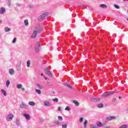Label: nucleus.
<instances>
[{
  "instance_id": "nucleus-40",
  "label": "nucleus",
  "mask_w": 128,
  "mask_h": 128,
  "mask_svg": "<svg viewBox=\"0 0 128 128\" xmlns=\"http://www.w3.org/2000/svg\"><path fill=\"white\" fill-rule=\"evenodd\" d=\"M21 64H22V62H19L18 63V66H19V68H20V66H21Z\"/></svg>"
},
{
  "instance_id": "nucleus-33",
  "label": "nucleus",
  "mask_w": 128,
  "mask_h": 128,
  "mask_svg": "<svg viewBox=\"0 0 128 128\" xmlns=\"http://www.w3.org/2000/svg\"><path fill=\"white\" fill-rule=\"evenodd\" d=\"M83 120H84V118L82 117L80 118V123L82 124V122Z\"/></svg>"
},
{
  "instance_id": "nucleus-36",
  "label": "nucleus",
  "mask_w": 128,
  "mask_h": 128,
  "mask_svg": "<svg viewBox=\"0 0 128 128\" xmlns=\"http://www.w3.org/2000/svg\"><path fill=\"white\" fill-rule=\"evenodd\" d=\"M53 102H58V98H55L53 99Z\"/></svg>"
},
{
  "instance_id": "nucleus-8",
  "label": "nucleus",
  "mask_w": 128,
  "mask_h": 128,
  "mask_svg": "<svg viewBox=\"0 0 128 128\" xmlns=\"http://www.w3.org/2000/svg\"><path fill=\"white\" fill-rule=\"evenodd\" d=\"M20 108H28V106H26V104L22 102L20 106Z\"/></svg>"
},
{
  "instance_id": "nucleus-22",
  "label": "nucleus",
  "mask_w": 128,
  "mask_h": 128,
  "mask_svg": "<svg viewBox=\"0 0 128 128\" xmlns=\"http://www.w3.org/2000/svg\"><path fill=\"white\" fill-rule=\"evenodd\" d=\"M24 24L25 26H28V20H26L24 21Z\"/></svg>"
},
{
  "instance_id": "nucleus-44",
  "label": "nucleus",
  "mask_w": 128,
  "mask_h": 128,
  "mask_svg": "<svg viewBox=\"0 0 128 128\" xmlns=\"http://www.w3.org/2000/svg\"><path fill=\"white\" fill-rule=\"evenodd\" d=\"M22 90L23 92H26V89L24 88H22Z\"/></svg>"
},
{
  "instance_id": "nucleus-31",
  "label": "nucleus",
  "mask_w": 128,
  "mask_h": 128,
  "mask_svg": "<svg viewBox=\"0 0 128 128\" xmlns=\"http://www.w3.org/2000/svg\"><path fill=\"white\" fill-rule=\"evenodd\" d=\"M68 128V124H64L62 125V128Z\"/></svg>"
},
{
  "instance_id": "nucleus-2",
  "label": "nucleus",
  "mask_w": 128,
  "mask_h": 128,
  "mask_svg": "<svg viewBox=\"0 0 128 128\" xmlns=\"http://www.w3.org/2000/svg\"><path fill=\"white\" fill-rule=\"evenodd\" d=\"M48 16V12H44L38 17V20H39V22H42L44 20H46V18Z\"/></svg>"
},
{
  "instance_id": "nucleus-49",
  "label": "nucleus",
  "mask_w": 128,
  "mask_h": 128,
  "mask_svg": "<svg viewBox=\"0 0 128 128\" xmlns=\"http://www.w3.org/2000/svg\"><path fill=\"white\" fill-rule=\"evenodd\" d=\"M41 76H44V74H41Z\"/></svg>"
},
{
  "instance_id": "nucleus-41",
  "label": "nucleus",
  "mask_w": 128,
  "mask_h": 128,
  "mask_svg": "<svg viewBox=\"0 0 128 128\" xmlns=\"http://www.w3.org/2000/svg\"><path fill=\"white\" fill-rule=\"evenodd\" d=\"M58 110L59 112H62V108H60V106H59Z\"/></svg>"
},
{
  "instance_id": "nucleus-19",
  "label": "nucleus",
  "mask_w": 128,
  "mask_h": 128,
  "mask_svg": "<svg viewBox=\"0 0 128 128\" xmlns=\"http://www.w3.org/2000/svg\"><path fill=\"white\" fill-rule=\"evenodd\" d=\"M37 88H38L39 90H42V86L40 85V84H36Z\"/></svg>"
},
{
  "instance_id": "nucleus-39",
  "label": "nucleus",
  "mask_w": 128,
  "mask_h": 128,
  "mask_svg": "<svg viewBox=\"0 0 128 128\" xmlns=\"http://www.w3.org/2000/svg\"><path fill=\"white\" fill-rule=\"evenodd\" d=\"M114 8H118V9L120 8V6H118V5L114 4Z\"/></svg>"
},
{
  "instance_id": "nucleus-1",
  "label": "nucleus",
  "mask_w": 128,
  "mask_h": 128,
  "mask_svg": "<svg viewBox=\"0 0 128 128\" xmlns=\"http://www.w3.org/2000/svg\"><path fill=\"white\" fill-rule=\"evenodd\" d=\"M42 32V28L39 26H36L34 28V30L33 33L32 34L30 38H36V34H40Z\"/></svg>"
},
{
  "instance_id": "nucleus-7",
  "label": "nucleus",
  "mask_w": 128,
  "mask_h": 128,
  "mask_svg": "<svg viewBox=\"0 0 128 128\" xmlns=\"http://www.w3.org/2000/svg\"><path fill=\"white\" fill-rule=\"evenodd\" d=\"M107 120H116V117L114 116H110L106 118Z\"/></svg>"
},
{
  "instance_id": "nucleus-6",
  "label": "nucleus",
  "mask_w": 128,
  "mask_h": 128,
  "mask_svg": "<svg viewBox=\"0 0 128 128\" xmlns=\"http://www.w3.org/2000/svg\"><path fill=\"white\" fill-rule=\"evenodd\" d=\"M44 72L47 74V76H52V74L50 71L48 70L46 68L44 69Z\"/></svg>"
},
{
  "instance_id": "nucleus-34",
  "label": "nucleus",
  "mask_w": 128,
  "mask_h": 128,
  "mask_svg": "<svg viewBox=\"0 0 128 128\" xmlns=\"http://www.w3.org/2000/svg\"><path fill=\"white\" fill-rule=\"evenodd\" d=\"M8 0V2H7L8 6H10V0Z\"/></svg>"
},
{
  "instance_id": "nucleus-16",
  "label": "nucleus",
  "mask_w": 128,
  "mask_h": 128,
  "mask_svg": "<svg viewBox=\"0 0 128 128\" xmlns=\"http://www.w3.org/2000/svg\"><path fill=\"white\" fill-rule=\"evenodd\" d=\"M4 30L6 32H10V28L8 27H6L4 28Z\"/></svg>"
},
{
  "instance_id": "nucleus-51",
  "label": "nucleus",
  "mask_w": 128,
  "mask_h": 128,
  "mask_svg": "<svg viewBox=\"0 0 128 128\" xmlns=\"http://www.w3.org/2000/svg\"><path fill=\"white\" fill-rule=\"evenodd\" d=\"M126 0H124V2H126Z\"/></svg>"
},
{
  "instance_id": "nucleus-5",
  "label": "nucleus",
  "mask_w": 128,
  "mask_h": 128,
  "mask_svg": "<svg viewBox=\"0 0 128 128\" xmlns=\"http://www.w3.org/2000/svg\"><path fill=\"white\" fill-rule=\"evenodd\" d=\"M12 118H14V114H10L6 118L7 122H10V120H12Z\"/></svg>"
},
{
  "instance_id": "nucleus-3",
  "label": "nucleus",
  "mask_w": 128,
  "mask_h": 128,
  "mask_svg": "<svg viewBox=\"0 0 128 128\" xmlns=\"http://www.w3.org/2000/svg\"><path fill=\"white\" fill-rule=\"evenodd\" d=\"M116 92L114 91H110V92H106L102 94V96H104V98H106L108 96H112V94H114Z\"/></svg>"
},
{
  "instance_id": "nucleus-48",
  "label": "nucleus",
  "mask_w": 128,
  "mask_h": 128,
  "mask_svg": "<svg viewBox=\"0 0 128 128\" xmlns=\"http://www.w3.org/2000/svg\"><path fill=\"white\" fill-rule=\"evenodd\" d=\"M17 6H18V4H16Z\"/></svg>"
},
{
  "instance_id": "nucleus-11",
  "label": "nucleus",
  "mask_w": 128,
  "mask_h": 128,
  "mask_svg": "<svg viewBox=\"0 0 128 128\" xmlns=\"http://www.w3.org/2000/svg\"><path fill=\"white\" fill-rule=\"evenodd\" d=\"M6 12V9L4 8H1L0 9V14H4Z\"/></svg>"
},
{
  "instance_id": "nucleus-46",
  "label": "nucleus",
  "mask_w": 128,
  "mask_h": 128,
  "mask_svg": "<svg viewBox=\"0 0 128 128\" xmlns=\"http://www.w3.org/2000/svg\"><path fill=\"white\" fill-rule=\"evenodd\" d=\"M104 128H110V126H106V127H105Z\"/></svg>"
},
{
  "instance_id": "nucleus-14",
  "label": "nucleus",
  "mask_w": 128,
  "mask_h": 128,
  "mask_svg": "<svg viewBox=\"0 0 128 128\" xmlns=\"http://www.w3.org/2000/svg\"><path fill=\"white\" fill-rule=\"evenodd\" d=\"M64 86H68V88H72V86H70V84L65 82L64 83Z\"/></svg>"
},
{
  "instance_id": "nucleus-27",
  "label": "nucleus",
  "mask_w": 128,
  "mask_h": 128,
  "mask_svg": "<svg viewBox=\"0 0 128 128\" xmlns=\"http://www.w3.org/2000/svg\"><path fill=\"white\" fill-rule=\"evenodd\" d=\"M10 80H8L6 82V86L8 87V86H10Z\"/></svg>"
},
{
  "instance_id": "nucleus-25",
  "label": "nucleus",
  "mask_w": 128,
  "mask_h": 128,
  "mask_svg": "<svg viewBox=\"0 0 128 128\" xmlns=\"http://www.w3.org/2000/svg\"><path fill=\"white\" fill-rule=\"evenodd\" d=\"M88 124V120H85L84 122V128H86V125Z\"/></svg>"
},
{
  "instance_id": "nucleus-26",
  "label": "nucleus",
  "mask_w": 128,
  "mask_h": 128,
  "mask_svg": "<svg viewBox=\"0 0 128 128\" xmlns=\"http://www.w3.org/2000/svg\"><path fill=\"white\" fill-rule=\"evenodd\" d=\"M26 64L28 68H30V60H28L26 62Z\"/></svg>"
},
{
  "instance_id": "nucleus-10",
  "label": "nucleus",
  "mask_w": 128,
  "mask_h": 128,
  "mask_svg": "<svg viewBox=\"0 0 128 128\" xmlns=\"http://www.w3.org/2000/svg\"><path fill=\"white\" fill-rule=\"evenodd\" d=\"M24 118L28 120H30V115H28V114H24Z\"/></svg>"
},
{
  "instance_id": "nucleus-52",
  "label": "nucleus",
  "mask_w": 128,
  "mask_h": 128,
  "mask_svg": "<svg viewBox=\"0 0 128 128\" xmlns=\"http://www.w3.org/2000/svg\"><path fill=\"white\" fill-rule=\"evenodd\" d=\"M127 1L128 2V0H127Z\"/></svg>"
},
{
  "instance_id": "nucleus-18",
  "label": "nucleus",
  "mask_w": 128,
  "mask_h": 128,
  "mask_svg": "<svg viewBox=\"0 0 128 128\" xmlns=\"http://www.w3.org/2000/svg\"><path fill=\"white\" fill-rule=\"evenodd\" d=\"M1 92L4 96H6V90H4L3 89L1 90Z\"/></svg>"
},
{
  "instance_id": "nucleus-32",
  "label": "nucleus",
  "mask_w": 128,
  "mask_h": 128,
  "mask_svg": "<svg viewBox=\"0 0 128 128\" xmlns=\"http://www.w3.org/2000/svg\"><path fill=\"white\" fill-rule=\"evenodd\" d=\"M65 110H70V106H67L65 108Z\"/></svg>"
},
{
  "instance_id": "nucleus-35",
  "label": "nucleus",
  "mask_w": 128,
  "mask_h": 128,
  "mask_svg": "<svg viewBox=\"0 0 128 128\" xmlns=\"http://www.w3.org/2000/svg\"><path fill=\"white\" fill-rule=\"evenodd\" d=\"M18 88H22V85L21 84H19L17 86Z\"/></svg>"
},
{
  "instance_id": "nucleus-50",
  "label": "nucleus",
  "mask_w": 128,
  "mask_h": 128,
  "mask_svg": "<svg viewBox=\"0 0 128 128\" xmlns=\"http://www.w3.org/2000/svg\"><path fill=\"white\" fill-rule=\"evenodd\" d=\"M127 20H128V18L126 19Z\"/></svg>"
},
{
  "instance_id": "nucleus-13",
  "label": "nucleus",
  "mask_w": 128,
  "mask_h": 128,
  "mask_svg": "<svg viewBox=\"0 0 128 128\" xmlns=\"http://www.w3.org/2000/svg\"><path fill=\"white\" fill-rule=\"evenodd\" d=\"M9 74L11 76H12V74H14V69H12V68L10 69L9 70Z\"/></svg>"
},
{
  "instance_id": "nucleus-20",
  "label": "nucleus",
  "mask_w": 128,
  "mask_h": 128,
  "mask_svg": "<svg viewBox=\"0 0 128 128\" xmlns=\"http://www.w3.org/2000/svg\"><path fill=\"white\" fill-rule=\"evenodd\" d=\"M73 102L74 104H76L77 106L80 104V103L78 102V100H73Z\"/></svg>"
},
{
  "instance_id": "nucleus-23",
  "label": "nucleus",
  "mask_w": 128,
  "mask_h": 128,
  "mask_svg": "<svg viewBox=\"0 0 128 128\" xmlns=\"http://www.w3.org/2000/svg\"><path fill=\"white\" fill-rule=\"evenodd\" d=\"M97 126H98V128H102V124L100 122H98L97 123Z\"/></svg>"
},
{
  "instance_id": "nucleus-4",
  "label": "nucleus",
  "mask_w": 128,
  "mask_h": 128,
  "mask_svg": "<svg viewBox=\"0 0 128 128\" xmlns=\"http://www.w3.org/2000/svg\"><path fill=\"white\" fill-rule=\"evenodd\" d=\"M34 50L36 52H38L40 50V42H38L36 44Z\"/></svg>"
},
{
  "instance_id": "nucleus-45",
  "label": "nucleus",
  "mask_w": 128,
  "mask_h": 128,
  "mask_svg": "<svg viewBox=\"0 0 128 128\" xmlns=\"http://www.w3.org/2000/svg\"><path fill=\"white\" fill-rule=\"evenodd\" d=\"M44 78L45 80H48V78H46V77H44Z\"/></svg>"
},
{
  "instance_id": "nucleus-43",
  "label": "nucleus",
  "mask_w": 128,
  "mask_h": 128,
  "mask_svg": "<svg viewBox=\"0 0 128 128\" xmlns=\"http://www.w3.org/2000/svg\"><path fill=\"white\" fill-rule=\"evenodd\" d=\"M46 82L48 84H50V82L48 80L46 81Z\"/></svg>"
},
{
  "instance_id": "nucleus-28",
  "label": "nucleus",
  "mask_w": 128,
  "mask_h": 128,
  "mask_svg": "<svg viewBox=\"0 0 128 128\" xmlns=\"http://www.w3.org/2000/svg\"><path fill=\"white\" fill-rule=\"evenodd\" d=\"M16 124L18 126H20V121H18V120H16Z\"/></svg>"
},
{
  "instance_id": "nucleus-37",
  "label": "nucleus",
  "mask_w": 128,
  "mask_h": 128,
  "mask_svg": "<svg viewBox=\"0 0 128 128\" xmlns=\"http://www.w3.org/2000/svg\"><path fill=\"white\" fill-rule=\"evenodd\" d=\"M58 120H62V116H58Z\"/></svg>"
},
{
  "instance_id": "nucleus-15",
  "label": "nucleus",
  "mask_w": 128,
  "mask_h": 128,
  "mask_svg": "<svg viewBox=\"0 0 128 128\" xmlns=\"http://www.w3.org/2000/svg\"><path fill=\"white\" fill-rule=\"evenodd\" d=\"M100 8H108V6H106L104 4H100Z\"/></svg>"
},
{
  "instance_id": "nucleus-38",
  "label": "nucleus",
  "mask_w": 128,
  "mask_h": 128,
  "mask_svg": "<svg viewBox=\"0 0 128 128\" xmlns=\"http://www.w3.org/2000/svg\"><path fill=\"white\" fill-rule=\"evenodd\" d=\"M16 42V38H14L12 42V44H15V42Z\"/></svg>"
},
{
  "instance_id": "nucleus-21",
  "label": "nucleus",
  "mask_w": 128,
  "mask_h": 128,
  "mask_svg": "<svg viewBox=\"0 0 128 128\" xmlns=\"http://www.w3.org/2000/svg\"><path fill=\"white\" fill-rule=\"evenodd\" d=\"M97 106L98 108H104V104H98Z\"/></svg>"
},
{
  "instance_id": "nucleus-30",
  "label": "nucleus",
  "mask_w": 128,
  "mask_h": 128,
  "mask_svg": "<svg viewBox=\"0 0 128 128\" xmlns=\"http://www.w3.org/2000/svg\"><path fill=\"white\" fill-rule=\"evenodd\" d=\"M54 124L58 126V124H60V122L57 120V121L55 122H54Z\"/></svg>"
},
{
  "instance_id": "nucleus-17",
  "label": "nucleus",
  "mask_w": 128,
  "mask_h": 128,
  "mask_svg": "<svg viewBox=\"0 0 128 128\" xmlns=\"http://www.w3.org/2000/svg\"><path fill=\"white\" fill-rule=\"evenodd\" d=\"M28 104L30 106H35L36 103L34 102H28Z\"/></svg>"
},
{
  "instance_id": "nucleus-12",
  "label": "nucleus",
  "mask_w": 128,
  "mask_h": 128,
  "mask_svg": "<svg viewBox=\"0 0 128 128\" xmlns=\"http://www.w3.org/2000/svg\"><path fill=\"white\" fill-rule=\"evenodd\" d=\"M44 104L46 106H50V104L48 101H44Z\"/></svg>"
},
{
  "instance_id": "nucleus-24",
  "label": "nucleus",
  "mask_w": 128,
  "mask_h": 128,
  "mask_svg": "<svg viewBox=\"0 0 128 128\" xmlns=\"http://www.w3.org/2000/svg\"><path fill=\"white\" fill-rule=\"evenodd\" d=\"M35 90L36 92L38 94H42V91H40V90L36 89Z\"/></svg>"
},
{
  "instance_id": "nucleus-9",
  "label": "nucleus",
  "mask_w": 128,
  "mask_h": 128,
  "mask_svg": "<svg viewBox=\"0 0 128 128\" xmlns=\"http://www.w3.org/2000/svg\"><path fill=\"white\" fill-rule=\"evenodd\" d=\"M90 100L91 102H100V98H91L90 99Z\"/></svg>"
},
{
  "instance_id": "nucleus-42",
  "label": "nucleus",
  "mask_w": 128,
  "mask_h": 128,
  "mask_svg": "<svg viewBox=\"0 0 128 128\" xmlns=\"http://www.w3.org/2000/svg\"><path fill=\"white\" fill-rule=\"evenodd\" d=\"M116 100V98H113L112 99V102H115Z\"/></svg>"
},
{
  "instance_id": "nucleus-29",
  "label": "nucleus",
  "mask_w": 128,
  "mask_h": 128,
  "mask_svg": "<svg viewBox=\"0 0 128 128\" xmlns=\"http://www.w3.org/2000/svg\"><path fill=\"white\" fill-rule=\"evenodd\" d=\"M90 128H98L96 126L94 125V124H91L90 126Z\"/></svg>"
},
{
  "instance_id": "nucleus-47",
  "label": "nucleus",
  "mask_w": 128,
  "mask_h": 128,
  "mask_svg": "<svg viewBox=\"0 0 128 128\" xmlns=\"http://www.w3.org/2000/svg\"><path fill=\"white\" fill-rule=\"evenodd\" d=\"M122 98V96H119L118 98L120 99V98Z\"/></svg>"
}]
</instances>
